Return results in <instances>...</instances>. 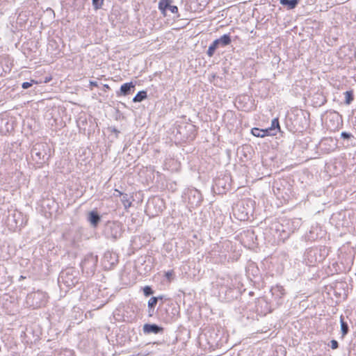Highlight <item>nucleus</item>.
<instances>
[{"instance_id":"2","label":"nucleus","mask_w":356,"mask_h":356,"mask_svg":"<svg viewBox=\"0 0 356 356\" xmlns=\"http://www.w3.org/2000/svg\"><path fill=\"white\" fill-rule=\"evenodd\" d=\"M104 233L106 238L116 240L122 236V225L118 222H108L105 225Z\"/></svg>"},{"instance_id":"14","label":"nucleus","mask_w":356,"mask_h":356,"mask_svg":"<svg viewBox=\"0 0 356 356\" xmlns=\"http://www.w3.org/2000/svg\"><path fill=\"white\" fill-rule=\"evenodd\" d=\"M158 205L159 209L156 211V213L160 212L163 210V201L159 197H154L151 200H149L147 203V209H151L152 206Z\"/></svg>"},{"instance_id":"35","label":"nucleus","mask_w":356,"mask_h":356,"mask_svg":"<svg viewBox=\"0 0 356 356\" xmlns=\"http://www.w3.org/2000/svg\"><path fill=\"white\" fill-rule=\"evenodd\" d=\"M22 279H24V277H23V276L22 275V276H20L19 280H22Z\"/></svg>"},{"instance_id":"3","label":"nucleus","mask_w":356,"mask_h":356,"mask_svg":"<svg viewBox=\"0 0 356 356\" xmlns=\"http://www.w3.org/2000/svg\"><path fill=\"white\" fill-rule=\"evenodd\" d=\"M97 263V256L93 254H87L81 264L83 270L87 273H93Z\"/></svg>"},{"instance_id":"25","label":"nucleus","mask_w":356,"mask_h":356,"mask_svg":"<svg viewBox=\"0 0 356 356\" xmlns=\"http://www.w3.org/2000/svg\"><path fill=\"white\" fill-rule=\"evenodd\" d=\"M143 293L145 296H149L153 294L154 291L150 286H146L143 288Z\"/></svg>"},{"instance_id":"27","label":"nucleus","mask_w":356,"mask_h":356,"mask_svg":"<svg viewBox=\"0 0 356 356\" xmlns=\"http://www.w3.org/2000/svg\"><path fill=\"white\" fill-rule=\"evenodd\" d=\"M173 275H174L173 270H169V271L166 272L165 274V277L169 281H170L172 279Z\"/></svg>"},{"instance_id":"10","label":"nucleus","mask_w":356,"mask_h":356,"mask_svg":"<svg viewBox=\"0 0 356 356\" xmlns=\"http://www.w3.org/2000/svg\"><path fill=\"white\" fill-rule=\"evenodd\" d=\"M163 328L162 327L159 326L156 324H148L146 323L143 325V332L145 334H158L159 332H161L163 331Z\"/></svg>"},{"instance_id":"15","label":"nucleus","mask_w":356,"mask_h":356,"mask_svg":"<svg viewBox=\"0 0 356 356\" xmlns=\"http://www.w3.org/2000/svg\"><path fill=\"white\" fill-rule=\"evenodd\" d=\"M215 42H217V44L221 47H225L228 44H229L232 42L231 37L228 34H225L222 36H221L220 38H218L214 40Z\"/></svg>"},{"instance_id":"23","label":"nucleus","mask_w":356,"mask_h":356,"mask_svg":"<svg viewBox=\"0 0 356 356\" xmlns=\"http://www.w3.org/2000/svg\"><path fill=\"white\" fill-rule=\"evenodd\" d=\"M345 95V102L346 104H350L353 100V95L352 91H346L344 92Z\"/></svg>"},{"instance_id":"19","label":"nucleus","mask_w":356,"mask_h":356,"mask_svg":"<svg viewBox=\"0 0 356 356\" xmlns=\"http://www.w3.org/2000/svg\"><path fill=\"white\" fill-rule=\"evenodd\" d=\"M147 92L145 90H141L138 92L136 96L133 98L134 102H140L147 98Z\"/></svg>"},{"instance_id":"12","label":"nucleus","mask_w":356,"mask_h":356,"mask_svg":"<svg viewBox=\"0 0 356 356\" xmlns=\"http://www.w3.org/2000/svg\"><path fill=\"white\" fill-rule=\"evenodd\" d=\"M286 225L288 226V232H293L295 230L298 229L301 225V219L294 218L291 220H286Z\"/></svg>"},{"instance_id":"7","label":"nucleus","mask_w":356,"mask_h":356,"mask_svg":"<svg viewBox=\"0 0 356 356\" xmlns=\"http://www.w3.org/2000/svg\"><path fill=\"white\" fill-rule=\"evenodd\" d=\"M8 225L11 228H16L22 225L21 213L14 211L8 216Z\"/></svg>"},{"instance_id":"28","label":"nucleus","mask_w":356,"mask_h":356,"mask_svg":"<svg viewBox=\"0 0 356 356\" xmlns=\"http://www.w3.org/2000/svg\"><path fill=\"white\" fill-rule=\"evenodd\" d=\"M33 82H34V81H31V82H24L22 85V87L24 89H27L33 85Z\"/></svg>"},{"instance_id":"13","label":"nucleus","mask_w":356,"mask_h":356,"mask_svg":"<svg viewBox=\"0 0 356 356\" xmlns=\"http://www.w3.org/2000/svg\"><path fill=\"white\" fill-rule=\"evenodd\" d=\"M268 130V132L270 136H275L276 135L277 131L280 130V123L278 118H274L271 122V126L270 127L266 129Z\"/></svg>"},{"instance_id":"21","label":"nucleus","mask_w":356,"mask_h":356,"mask_svg":"<svg viewBox=\"0 0 356 356\" xmlns=\"http://www.w3.org/2000/svg\"><path fill=\"white\" fill-rule=\"evenodd\" d=\"M340 323H341V330L342 336L344 337L348 332V325L347 323H346L343 321V318L342 316H341Z\"/></svg>"},{"instance_id":"17","label":"nucleus","mask_w":356,"mask_h":356,"mask_svg":"<svg viewBox=\"0 0 356 356\" xmlns=\"http://www.w3.org/2000/svg\"><path fill=\"white\" fill-rule=\"evenodd\" d=\"M253 136L256 137L264 138L266 136H268L269 134L266 129H260L259 128H253L251 131Z\"/></svg>"},{"instance_id":"33","label":"nucleus","mask_w":356,"mask_h":356,"mask_svg":"<svg viewBox=\"0 0 356 356\" xmlns=\"http://www.w3.org/2000/svg\"><path fill=\"white\" fill-rule=\"evenodd\" d=\"M248 218V212L245 213V214L243 215L241 218V220H245Z\"/></svg>"},{"instance_id":"9","label":"nucleus","mask_w":356,"mask_h":356,"mask_svg":"<svg viewBox=\"0 0 356 356\" xmlns=\"http://www.w3.org/2000/svg\"><path fill=\"white\" fill-rule=\"evenodd\" d=\"M135 85L133 82L126 83L121 86L120 92H117V95H128L134 91Z\"/></svg>"},{"instance_id":"37","label":"nucleus","mask_w":356,"mask_h":356,"mask_svg":"<svg viewBox=\"0 0 356 356\" xmlns=\"http://www.w3.org/2000/svg\"><path fill=\"white\" fill-rule=\"evenodd\" d=\"M116 196H120L119 195V193H117V194L115 195Z\"/></svg>"},{"instance_id":"18","label":"nucleus","mask_w":356,"mask_h":356,"mask_svg":"<svg viewBox=\"0 0 356 356\" xmlns=\"http://www.w3.org/2000/svg\"><path fill=\"white\" fill-rule=\"evenodd\" d=\"M115 192L119 193V195L122 197L121 201H122L124 208L127 209V208L130 207L131 202L129 200L128 195L124 194L118 190H115Z\"/></svg>"},{"instance_id":"22","label":"nucleus","mask_w":356,"mask_h":356,"mask_svg":"<svg viewBox=\"0 0 356 356\" xmlns=\"http://www.w3.org/2000/svg\"><path fill=\"white\" fill-rule=\"evenodd\" d=\"M161 299V297H152L148 301V307L152 309L154 308L156 305L157 304L158 300Z\"/></svg>"},{"instance_id":"30","label":"nucleus","mask_w":356,"mask_h":356,"mask_svg":"<svg viewBox=\"0 0 356 356\" xmlns=\"http://www.w3.org/2000/svg\"><path fill=\"white\" fill-rule=\"evenodd\" d=\"M277 289L282 295L284 294V289L282 286H278Z\"/></svg>"},{"instance_id":"26","label":"nucleus","mask_w":356,"mask_h":356,"mask_svg":"<svg viewBox=\"0 0 356 356\" xmlns=\"http://www.w3.org/2000/svg\"><path fill=\"white\" fill-rule=\"evenodd\" d=\"M341 136L343 139H350L351 138H353V136L348 132L343 131L341 134Z\"/></svg>"},{"instance_id":"16","label":"nucleus","mask_w":356,"mask_h":356,"mask_svg":"<svg viewBox=\"0 0 356 356\" xmlns=\"http://www.w3.org/2000/svg\"><path fill=\"white\" fill-rule=\"evenodd\" d=\"M280 3L288 9H293L299 3V0H280Z\"/></svg>"},{"instance_id":"20","label":"nucleus","mask_w":356,"mask_h":356,"mask_svg":"<svg viewBox=\"0 0 356 356\" xmlns=\"http://www.w3.org/2000/svg\"><path fill=\"white\" fill-rule=\"evenodd\" d=\"M218 47L219 45L217 44V42L213 41L209 47V49L207 51V55L209 57H212L215 53L216 49L218 48Z\"/></svg>"},{"instance_id":"24","label":"nucleus","mask_w":356,"mask_h":356,"mask_svg":"<svg viewBox=\"0 0 356 356\" xmlns=\"http://www.w3.org/2000/svg\"><path fill=\"white\" fill-rule=\"evenodd\" d=\"M92 6L95 10L99 9L102 4L104 0H92Z\"/></svg>"},{"instance_id":"11","label":"nucleus","mask_w":356,"mask_h":356,"mask_svg":"<svg viewBox=\"0 0 356 356\" xmlns=\"http://www.w3.org/2000/svg\"><path fill=\"white\" fill-rule=\"evenodd\" d=\"M88 220L92 227H96L101 220V217L96 211H91L88 213Z\"/></svg>"},{"instance_id":"32","label":"nucleus","mask_w":356,"mask_h":356,"mask_svg":"<svg viewBox=\"0 0 356 356\" xmlns=\"http://www.w3.org/2000/svg\"><path fill=\"white\" fill-rule=\"evenodd\" d=\"M154 312V308H152V309H150V308L148 307V313H149V316H152V313Z\"/></svg>"},{"instance_id":"34","label":"nucleus","mask_w":356,"mask_h":356,"mask_svg":"<svg viewBox=\"0 0 356 356\" xmlns=\"http://www.w3.org/2000/svg\"><path fill=\"white\" fill-rule=\"evenodd\" d=\"M113 132L118 134L119 133V131H118L116 129H113Z\"/></svg>"},{"instance_id":"1","label":"nucleus","mask_w":356,"mask_h":356,"mask_svg":"<svg viewBox=\"0 0 356 356\" xmlns=\"http://www.w3.org/2000/svg\"><path fill=\"white\" fill-rule=\"evenodd\" d=\"M79 273L74 268H67L60 272L58 279L60 287L72 288L79 282Z\"/></svg>"},{"instance_id":"4","label":"nucleus","mask_w":356,"mask_h":356,"mask_svg":"<svg viewBox=\"0 0 356 356\" xmlns=\"http://www.w3.org/2000/svg\"><path fill=\"white\" fill-rule=\"evenodd\" d=\"M172 0H160L159 2V10L164 17L168 15V10H169L178 17V8L176 6L172 5Z\"/></svg>"},{"instance_id":"31","label":"nucleus","mask_w":356,"mask_h":356,"mask_svg":"<svg viewBox=\"0 0 356 356\" xmlns=\"http://www.w3.org/2000/svg\"><path fill=\"white\" fill-rule=\"evenodd\" d=\"M90 85L95 87H97L98 86L97 82L96 81H90Z\"/></svg>"},{"instance_id":"8","label":"nucleus","mask_w":356,"mask_h":356,"mask_svg":"<svg viewBox=\"0 0 356 356\" xmlns=\"http://www.w3.org/2000/svg\"><path fill=\"white\" fill-rule=\"evenodd\" d=\"M31 297L35 301L34 305L37 307H40L44 305L47 301V295L46 293L38 291L31 295Z\"/></svg>"},{"instance_id":"5","label":"nucleus","mask_w":356,"mask_h":356,"mask_svg":"<svg viewBox=\"0 0 356 356\" xmlns=\"http://www.w3.org/2000/svg\"><path fill=\"white\" fill-rule=\"evenodd\" d=\"M342 123L341 115L339 113L334 111L330 113L327 116V120L326 124L327 127L331 130H336L340 127Z\"/></svg>"},{"instance_id":"6","label":"nucleus","mask_w":356,"mask_h":356,"mask_svg":"<svg viewBox=\"0 0 356 356\" xmlns=\"http://www.w3.org/2000/svg\"><path fill=\"white\" fill-rule=\"evenodd\" d=\"M40 147H44L43 145H37L31 149V157L39 163L44 162L48 159L47 154L45 152H42Z\"/></svg>"},{"instance_id":"36","label":"nucleus","mask_w":356,"mask_h":356,"mask_svg":"<svg viewBox=\"0 0 356 356\" xmlns=\"http://www.w3.org/2000/svg\"><path fill=\"white\" fill-rule=\"evenodd\" d=\"M104 87H105V88H108V85H106H106H104Z\"/></svg>"},{"instance_id":"29","label":"nucleus","mask_w":356,"mask_h":356,"mask_svg":"<svg viewBox=\"0 0 356 356\" xmlns=\"http://www.w3.org/2000/svg\"><path fill=\"white\" fill-rule=\"evenodd\" d=\"M330 343H331V348L332 349H337L339 347V343L336 340L333 339L330 341Z\"/></svg>"}]
</instances>
